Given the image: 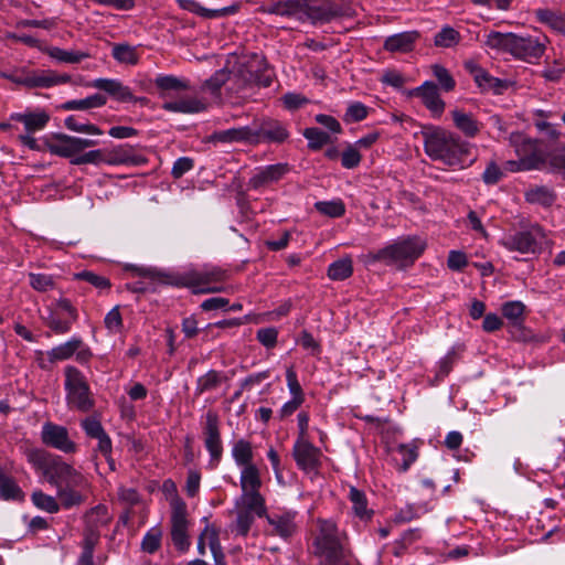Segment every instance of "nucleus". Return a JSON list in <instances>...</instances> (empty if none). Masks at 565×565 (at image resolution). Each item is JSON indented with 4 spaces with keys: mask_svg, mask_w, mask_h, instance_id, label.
<instances>
[{
    "mask_svg": "<svg viewBox=\"0 0 565 565\" xmlns=\"http://www.w3.org/2000/svg\"><path fill=\"white\" fill-rule=\"evenodd\" d=\"M232 457L238 467L254 465V451L252 444L245 439H238L232 447Z\"/></svg>",
    "mask_w": 565,
    "mask_h": 565,
    "instance_id": "39",
    "label": "nucleus"
},
{
    "mask_svg": "<svg viewBox=\"0 0 565 565\" xmlns=\"http://www.w3.org/2000/svg\"><path fill=\"white\" fill-rule=\"evenodd\" d=\"M510 141L515 148L518 161H509L511 171L548 170L565 177V148H557L544 154L536 142L522 134H512Z\"/></svg>",
    "mask_w": 565,
    "mask_h": 565,
    "instance_id": "3",
    "label": "nucleus"
},
{
    "mask_svg": "<svg viewBox=\"0 0 565 565\" xmlns=\"http://www.w3.org/2000/svg\"><path fill=\"white\" fill-rule=\"evenodd\" d=\"M82 347V340L72 338L71 340L53 348L47 352V358L51 362L64 361L70 359Z\"/></svg>",
    "mask_w": 565,
    "mask_h": 565,
    "instance_id": "40",
    "label": "nucleus"
},
{
    "mask_svg": "<svg viewBox=\"0 0 565 565\" xmlns=\"http://www.w3.org/2000/svg\"><path fill=\"white\" fill-rule=\"evenodd\" d=\"M114 58L124 64L135 65L138 63V54L134 46L128 44H117L113 47Z\"/></svg>",
    "mask_w": 565,
    "mask_h": 565,
    "instance_id": "47",
    "label": "nucleus"
},
{
    "mask_svg": "<svg viewBox=\"0 0 565 565\" xmlns=\"http://www.w3.org/2000/svg\"><path fill=\"white\" fill-rule=\"evenodd\" d=\"M425 153L448 167L462 166L470 156L471 145L456 134L437 126L422 129Z\"/></svg>",
    "mask_w": 565,
    "mask_h": 565,
    "instance_id": "2",
    "label": "nucleus"
},
{
    "mask_svg": "<svg viewBox=\"0 0 565 565\" xmlns=\"http://www.w3.org/2000/svg\"><path fill=\"white\" fill-rule=\"evenodd\" d=\"M31 499L36 508L47 513H56L60 510L61 502L58 501L57 497L54 498L41 490L34 491L31 495Z\"/></svg>",
    "mask_w": 565,
    "mask_h": 565,
    "instance_id": "45",
    "label": "nucleus"
},
{
    "mask_svg": "<svg viewBox=\"0 0 565 565\" xmlns=\"http://www.w3.org/2000/svg\"><path fill=\"white\" fill-rule=\"evenodd\" d=\"M30 285L42 292L54 288L53 278L44 274H30Z\"/></svg>",
    "mask_w": 565,
    "mask_h": 565,
    "instance_id": "61",
    "label": "nucleus"
},
{
    "mask_svg": "<svg viewBox=\"0 0 565 565\" xmlns=\"http://www.w3.org/2000/svg\"><path fill=\"white\" fill-rule=\"evenodd\" d=\"M204 444L210 452L211 462H213L214 466L217 465L223 454V446L218 429V416L212 411L207 412L205 415Z\"/></svg>",
    "mask_w": 565,
    "mask_h": 565,
    "instance_id": "17",
    "label": "nucleus"
},
{
    "mask_svg": "<svg viewBox=\"0 0 565 565\" xmlns=\"http://www.w3.org/2000/svg\"><path fill=\"white\" fill-rule=\"evenodd\" d=\"M315 547L320 565H351V555L340 542L337 525L332 521H319Z\"/></svg>",
    "mask_w": 565,
    "mask_h": 565,
    "instance_id": "6",
    "label": "nucleus"
},
{
    "mask_svg": "<svg viewBox=\"0 0 565 565\" xmlns=\"http://www.w3.org/2000/svg\"><path fill=\"white\" fill-rule=\"evenodd\" d=\"M288 171L289 168L286 163H276L258 168L249 179L248 185L253 189L268 186L278 182Z\"/></svg>",
    "mask_w": 565,
    "mask_h": 565,
    "instance_id": "20",
    "label": "nucleus"
},
{
    "mask_svg": "<svg viewBox=\"0 0 565 565\" xmlns=\"http://www.w3.org/2000/svg\"><path fill=\"white\" fill-rule=\"evenodd\" d=\"M535 17L541 23L546 24L552 30L565 34V15L561 12L550 9H537Z\"/></svg>",
    "mask_w": 565,
    "mask_h": 565,
    "instance_id": "37",
    "label": "nucleus"
},
{
    "mask_svg": "<svg viewBox=\"0 0 565 565\" xmlns=\"http://www.w3.org/2000/svg\"><path fill=\"white\" fill-rule=\"evenodd\" d=\"M547 242L544 230L539 226H531L527 231L515 233L503 241V245L510 250L522 254H535L541 250Z\"/></svg>",
    "mask_w": 565,
    "mask_h": 565,
    "instance_id": "13",
    "label": "nucleus"
},
{
    "mask_svg": "<svg viewBox=\"0 0 565 565\" xmlns=\"http://www.w3.org/2000/svg\"><path fill=\"white\" fill-rule=\"evenodd\" d=\"M1 77L26 88H50L71 81L67 74H57L51 70L30 71L20 68L12 73H1Z\"/></svg>",
    "mask_w": 565,
    "mask_h": 565,
    "instance_id": "9",
    "label": "nucleus"
},
{
    "mask_svg": "<svg viewBox=\"0 0 565 565\" xmlns=\"http://www.w3.org/2000/svg\"><path fill=\"white\" fill-rule=\"evenodd\" d=\"M45 53L62 63L75 64L89 56L88 53L75 50H63L57 46L47 47Z\"/></svg>",
    "mask_w": 565,
    "mask_h": 565,
    "instance_id": "41",
    "label": "nucleus"
},
{
    "mask_svg": "<svg viewBox=\"0 0 565 565\" xmlns=\"http://www.w3.org/2000/svg\"><path fill=\"white\" fill-rule=\"evenodd\" d=\"M252 127L254 132H256L254 143L260 141L282 142L288 137L286 128L276 120L267 119L260 122H254Z\"/></svg>",
    "mask_w": 565,
    "mask_h": 565,
    "instance_id": "22",
    "label": "nucleus"
},
{
    "mask_svg": "<svg viewBox=\"0 0 565 565\" xmlns=\"http://www.w3.org/2000/svg\"><path fill=\"white\" fill-rule=\"evenodd\" d=\"M524 198L527 203L550 207L557 199L556 192L546 185H533L525 190Z\"/></svg>",
    "mask_w": 565,
    "mask_h": 565,
    "instance_id": "35",
    "label": "nucleus"
},
{
    "mask_svg": "<svg viewBox=\"0 0 565 565\" xmlns=\"http://www.w3.org/2000/svg\"><path fill=\"white\" fill-rule=\"evenodd\" d=\"M237 85L230 86L232 93L242 92L247 85L256 83L264 86L270 85V75L267 74V64L262 55L253 54L239 60L235 73Z\"/></svg>",
    "mask_w": 565,
    "mask_h": 565,
    "instance_id": "8",
    "label": "nucleus"
},
{
    "mask_svg": "<svg viewBox=\"0 0 565 565\" xmlns=\"http://www.w3.org/2000/svg\"><path fill=\"white\" fill-rule=\"evenodd\" d=\"M75 278L85 280L99 290L108 289L110 287V281L106 277L99 276L93 271L85 270V271L75 274Z\"/></svg>",
    "mask_w": 565,
    "mask_h": 565,
    "instance_id": "57",
    "label": "nucleus"
},
{
    "mask_svg": "<svg viewBox=\"0 0 565 565\" xmlns=\"http://www.w3.org/2000/svg\"><path fill=\"white\" fill-rule=\"evenodd\" d=\"M433 74L437 78L440 87L445 92H450L455 88L456 82L450 75V73L441 65L435 64L431 66Z\"/></svg>",
    "mask_w": 565,
    "mask_h": 565,
    "instance_id": "55",
    "label": "nucleus"
},
{
    "mask_svg": "<svg viewBox=\"0 0 565 565\" xmlns=\"http://www.w3.org/2000/svg\"><path fill=\"white\" fill-rule=\"evenodd\" d=\"M89 86L104 90L109 94L113 98L121 103L132 102L135 99L130 88L124 85L118 79L113 78H97L94 79Z\"/></svg>",
    "mask_w": 565,
    "mask_h": 565,
    "instance_id": "26",
    "label": "nucleus"
},
{
    "mask_svg": "<svg viewBox=\"0 0 565 565\" xmlns=\"http://www.w3.org/2000/svg\"><path fill=\"white\" fill-rule=\"evenodd\" d=\"M305 0L273 1L262 8L263 12L303 21Z\"/></svg>",
    "mask_w": 565,
    "mask_h": 565,
    "instance_id": "24",
    "label": "nucleus"
},
{
    "mask_svg": "<svg viewBox=\"0 0 565 565\" xmlns=\"http://www.w3.org/2000/svg\"><path fill=\"white\" fill-rule=\"evenodd\" d=\"M106 164L118 166V164H131L140 166L145 163L146 158L137 153L134 147L129 145H120L111 149H105Z\"/></svg>",
    "mask_w": 565,
    "mask_h": 565,
    "instance_id": "23",
    "label": "nucleus"
},
{
    "mask_svg": "<svg viewBox=\"0 0 565 565\" xmlns=\"http://www.w3.org/2000/svg\"><path fill=\"white\" fill-rule=\"evenodd\" d=\"M353 273L352 259L344 257L332 263L328 268V277L331 280H344Z\"/></svg>",
    "mask_w": 565,
    "mask_h": 565,
    "instance_id": "43",
    "label": "nucleus"
},
{
    "mask_svg": "<svg viewBox=\"0 0 565 565\" xmlns=\"http://www.w3.org/2000/svg\"><path fill=\"white\" fill-rule=\"evenodd\" d=\"M29 461L40 470L44 479L56 488L61 505L70 509L83 504L90 492L88 479L60 457L33 449L28 452Z\"/></svg>",
    "mask_w": 565,
    "mask_h": 565,
    "instance_id": "1",
    "label": "nucleus"
},
{
    "mask_svg": "<svg viewBox=\"0 0 565 565\" xmlns=\"http://www.w3.org/2000/svg\"><path fill=\"white\" fill-rule=\"evenodd\" d=\"M76 319V309L70 300L61 298L47 307V316L44 317V322L53 332L64 334L70 331Z\"/></svg>",
    "mask_w": 565,
    "mask_h": 565,
    "instance_id": "12",
    "label": "nucleus"
},
{
    "mask_svg": "<svg viewBox=\"0 0 565 565\" xmlns=\"http://www.w3.org/2000/svg\"><path fill=\"white\" fill-rule=\"evenodd\" d=\"M171 536L173 544L180 551H186L190 546L188 537L186 505L184 501L174 502V510L171 512Z\"/></svg>",
    "mask_w": 565,
    "mask_h": 565,
    "instance_id": "16",
    "label": "nucleus"
},
{
    "mask_svg": "<svg viewBox=\"0 0 565 565\" xmlns=\"http://www.w3.org/2000/svg\"><path fill=\"white\" fill-rule=\"evenodd\" d=\"M353 12L347 4L334 3L330 0L309 2L305 0L303 21L312 24L328 23L335 18L350 17Z\"/></svg>",
    "mask_w": 565,
    "mask_h": 565,
    "instance_id": "10",
    "label": "nucleus"
},
{
    "mask_svg": "<svg viewBox=\"0 0 565 565\" xmlns=\"http://www.w3.org/2000/svg\"><path fill=\"white\" fill-rule=\"evenodd\" d=\"M425 248V241L419 237H408L377 250L372 258L402 268L413 264Z\"/></svg>",
    "mask_w": 565,
    "mask_h": 565,
    "instance_id": "7",
    "label": "nucleus"
},
{
    "mask_svg": "<svg viewBox=\"0 0 565 565\" xmlns=\"http://www.w3.org/2000/svg\"><path fill=\"white\" fill-rule=\"evenodd\" d=\"M82 427L86 435L90 438H99L103 437L105 434V429L103 428L99 420H97L95 417H87L82 420Z\"/></svg>",
    "mask_w": 565,
    "mask_h": 565,
    "instance_id": "59",
    "label": "nucleus"
},
{
    "mask_svg": "<svg viewBox=\"0 0 565 565\" xmlns=\"http://www.w3.org/2000/svg\"><path fill=\"white\" fill-rule=\"evenodd\" d=\"M10 118L22 122L29 134L42 130L50 120V116L45 110L15 113Z\"/></svg>",
    "mask_w": 565,
    "mask_h": 565,
    "instance_id": "30",
    "label": "nucleus"
},
{
    "mask_svg": "<svg viewBox=\"0 0 565 565\" xmlns=\"http://www.w3.org/2000/svg\"><path fill=\"white\" fill-rule=\"evenodd\" d=\"M292 456L297 466L306 472H315L321 463V451L308 439L297 438Z\"/></svg>",
    "mask_w": 565,
    "mask_h": 565,
    "instance_id": "15",
    "label": "nucleus"
},
{
    "mask_svg": "<svg viewBox=\"0 0 565 565\" xmlns=\"http://www.w3.org/2000/svg\"><path fill=\"white\" fill-rule=\"evenodd\" d=\"M106 102L103 95L94 94L83 99L68 100L62 105V108L65 110H87L103 107Z\"/></svg>",
    "mask_w": 565,
    "mask_h": 565,
    "instance_id": "42",
    "label": "nucleus"
},
{
    "mask_svg": "<svg viewBox=\"0 0 565 565\" xmlns=\"http://www.w3.org/2000/svg\"><path fill=\"white\" fill-rule=\"evenodd\" d=\"M256 132H254L252 125L245 127L231 128L226 130L216 131L213 134V140L220 142H248L254 143Z\"/></svg>",
    "mask_w": 565,
    "mask_h": 565,
    "instance_id": "32",
    "label": "nucleus"
},
{
    "mask_svg": "<svg viewBox=\"0 0 565 565\" xmlns=\"http://www.w3.org/2000/svg\"><path fill=\"white\" fill-rule=\"evenodd\" d=\"M459 40V33L449 26L444 28L435 36V44L441 47H450Z\"/></svg>",
    "mask_w": 565,
    "mask_h": 565,
    "instance_id": "56",
    "label": "nucleus"
},
{
    "mask_svg": "<svg viewBox=\"0 0 565 565\" xmlns=\"http://www.w3.org/2000/svg\"><path fill=\"white\" fill-rule=\"evenodd\" d=\"M64 126L72 131L87 134L92 136H102L103 130L90 122H79L74 116H68L64 120Z\"/></svg>",
    "mask_w": 565,
    "mask_h": 565,
    "instance_id": "46",
    "label": "nucleus"
},
{
    "mask_svg": "<svg viewBox=\"0 0 565 565\" xmlns=\"http://www.w3.org/2000/svg\"><path fill=\"white\" fill-rule=\"evenodd\" d=\"M220 385V374L216 371H209L206 374L199 377L196 382V394L212 391Z\"/></svg>",
    "mask_w": 565,
    "mask_h": 565,
    "instance_id": "53",
    "label": "nucleus"
},
{
    "mask_svg": "<svg viewBox=\"0 0 565 565\" xmlns=\"http://www.w3.org/2000/svg\"><path fill=\"white\" fill-rule=\"evenodd\" d=\"M0 497L6 500H23V492L12 478L4 477L0 480Z\"/></svg>",
    "mask_w": 565,
    "mask_h": 565,
    "instance_id": "48",
    "label": "nucleus"
},
{
    "mask_svg": "<svg viewBox=\"0 0 565 565\" xmlns=\"http://www.w3.org/2000/svg\"><path fill=\"white\" fill-rule=\"evenodd\" d=\"M316 209L330 217H340L345 212V206L341 200L321 201L315 204Z\"/></svg>",
    "mask_w": 565,
    "mask_h": 565,
    "instance_id": "50",
    "label": "nucleus"
},
{
    "mask_svg": "<svg viewBox=\"0 0 565 565\" xmlns=\"http://www.w3.org/2000/svg\"><path fill=\"white\" fill-rule=\"evenodd\" d=\"M201 539L205 541L207 546L210 547L212 554L216 556L220 550L218 534L217 531L212 526H205L203 532L201 533Z\"/></svg>",
    "mask_w": 565,
    "mask_h": 565,
    "instance_id": "63",
    "label": "nucleus"
},
{
    "mask_svg": "<svg viewBox=\"0 0 565 565\" xmlns=\"http://www.w3.org/2000/svg\"><path fill=\"white\" fill-rule=\"evenodd\" d=\"M239 484L242 491L260 490V471L255 463L242 467Z\"/></svg>",
    "mask_w": 565,
    "mask_h": 565,
    "instance_id": "38",
    "label": "nucleus"
},
{
    "mask_svg": "<svg viewBox=\"0 0 565 565\" xmlns=\"http://www.w3.org/2000/svg\"><path fill=\"white\" fill-rule=\"evenodd\" d=\"M545 49L546 39L541 41L536 38L514 34L511 55L519 60L533 63L543 56Z\"/></svg>",
    "mask_w": 565,
    "mask_h": 565,
    "instance_id": "14",
    "label": "nucleus"
},
{
    "mask_svg": "<svg viewBox=\"0 0 565 565\" xmlns=\"http://www.w3.org/2000/svg\"><path fill=\"white\" fill-rule=\"evenodd\" d=\"M454 126L461 131L466 137L473 138L480 131V122L471 113H467L460 108H455L450 111Z\"/></svg>",
    "mask_w": 565,
    "mask_h": 565,
    "instance_id": "29",
    "label": "nucleus"
},
{
    "mask_svg": "<svg viewBox=\"0 0 565 565\" xmlns=\"http://www.w3.org/2000/svg\"><path fill=\"white\" fill-rule=\"evenodd\" d=\"M86 522L88 526L97 529L99 525H105L109 522L110 516L105 505H97L90 509L86 515Z\"/></svg>",
    "mask_w": 565,
    "mask_h": 565,
    "instance_id": "49",
    "label": "nucleus"
},
{
    "mask_svg": "<svg viewBox=\"0 0 565 565\" xmlns=\"http://www.w3.org/2000/svg\"><path fill=\"white\" fill-rule=\"evenodd\" d=\"M514 33L490 31L484 35V44L491 50L511 54Z\"/></svg>",
    "mask_w": 565,
    "mask_h": 565,
    "instance_id": "36",
    "label": "nucleus"
},
{
    "mask_svg": "<svg viewBox=\"0 0 565 565\" xmlns=\"http://www.w3.org/2000/svg\"><path fill=\"white\" fill-rule=\"evenodd\" d=\"M408 96H417L434 116H440L445 109V103L440 98L438 87L435 83L427 81L422 86L408 92Z\"/></svg>",
    "mask_w": 565,
    "mask_h": 565,
    "instance_id": "19",
    "label": "nucleus"
},
{
    "mask_svg": "<svg viewBox=\"0 0 565 565\" xmlns=\"http://www.w3.org/2000/svg\"><path fill=\"white\" fill-rule=\"evenodd\" d=\"M525 306L521 301H509L502 306V315L512 323L518 324L524 313Z\"/></svg>",
    "mask_w": 565,
    "mask_h": 565,
    "instance_id": "52",
    "label": "nucleus"
},
{
    "mask_svg": "<svg viewBox=\"0 0 565 565\" xmlns=\"http://www.w3.org/2000/svg\"><path fill=\"white\" fill-rule=\"evenodd\" d=\"M154 85L162 98L169 97L172 93L188 90L190 88V82L188 79L174 75H158L154 79Z\"/></svg>",
    "mask_w": 565,
    "mask_h": 565,
    "instance_id": "33",
    "label": "nucleus"
},
{
    "mask_svg": "<svg viewBox=\"0 0 565 565\" xmlns=\"http://www.w3.org/2000/svg\"><path fill=\"white\" fill-rule=\"evenodd\" d=\"M397 452L402 457V470L406 471L417 458L416 448L408 445H399L397 447Z\"/></svg>",
    "mask_w": 565,
    "mask_h": 565,
    "instance_id": "64",
    "label": "nucleus"
},
{
    "mask_svg": "<svg viewBox=\"0 0 565 565\" xmlns=\"http://www.w3.org/2000/svg\"><path fill=\"white\" fill-rule=\"evenodd\" d=\"M349 498L352 502L353 511L360 519H370L372 511L367 509L365 494L354 487L350 488Z\"/></svg>",
    "mask_w": 565,
    "mask_h": 565,
    "instance_id": "44",
    "label": "nucleus"
},
{
    "mask_svg": "<svg viewBox=\"0 0 565 565\" xmlns=\"http://www.w3.org/2000/svg\"><path fill=\"white\" fill-rule=\"evenodd\" d=\"M466 68L473 76L476 84L483 90L501 92L504 84L501 79L491 76L486 70L472 61L466 63Z\"/></svg>",
    "mask_w": 565,
    "mask_h": 565,
    "instance_id": "28",
    "label": "nucleus"
},
{
    "mask_svg": "<svg viewBox=\"0 0 565 565\" xmlns=\"http://www.w3.org/2000/svg\"><path fill=\"white\" fill-rule=\"evenodd\" d=\"M65 376L68 404L82 412L89 411L93 407V401L89 396L88 385L82 373L74 366H67L65 369Z\"/></svg>",
    "mask_w": 565,
    "mask_h": 565,
    "instance_id": "11",
    "label": "nucleus"
},
{
    "mask_svg": "<svg viewBox=\"0 0 565 565\" xmlns=\"http://www.w3.org/2000/svg\"><path fill=\"white\" fill-rule=\"evenodd\" d=\"M419 36L417 31L396 33L386 38L383 47L391 53L406 54L414 50Z\"/></svg>",
    "mask_w": 565,
    "mask_h": 565,
    "instance_id": "25",
    "label": "nucleus"
},
{
    "mask_svg": "<svg viewBox=\"0 0 565 565\" xmlns=\"http://www.w3.org/2000/svg\"><path fill=\"white\" fill-rule=\"evenodd\" d=\"M303 136L308 140V146L311 149H320L330 141V136L318 128H307L303 131Z\"/></svg>",
    "mask_w": 565,
    "mask_h": 565,
    "instance_id": "51",
    "label": "nucleus"
},
{
    "mask_svg": "<svg viewBox=\"0 0 565 565\" xmlns=\"http://www.w3.org/2000/svg\"><path fill=\"white\" fill-rule=\"evenodd\" d=\"M97 140L70 136L57 132L51 134L44 139V148L52 154L68 158L71 163L81 164H100L106 163L105 149H95L82 153L85 149L97 146Z\"/></svg>",
    "mask_w": 565,
    "mask_h": 565,
    "instance_id": "4",
    "label": "nucleus"
},
{
    "mask_svg": "<svg viewBox=\"0 0 565 565\" xmlns=\"http://www.w3.org/2000/svg\"><path fill=\"white\" fill-rule=\"evenodd\" d=\"M138 275L162 281L164 284L195 288V292H218L220 287H201L225 279V271L218 267H205L203 269L189 270L181 276H172L154 268H138Z\"/></svg>",
    "mask_w": 565,
    "mask_h": 565,
    "instance_id": "5",
    "label": "nucleus"
},
{
    "mask_svg": "<svg viewBox=\"0 0 565 565\" xmlns=\"http://www.w3.org/2000/svg\"><path fill=\"white\" fill-rule=\"evenodd\" d=\"M234 85H237L235 74L231 75L226 70H220L202 84V90L209 92L213 97L218 98L223 86L226 87L228 93L233 94L228 87Z\"/></svg>",
    "mask_w": 565,
    "mask_h": 565,
    "instance_id": "31",
    "label": "nucleus"
},
{
    "mask_svg": "<svg viewBox=\"0 0 565 565\" xmlns=\"http://www.w3.org/2000/svg\"><path fill=\"white\" fill-rule=\"evenodd\" d=\"M503 175L502 169L494 161H491L487 164L482 173V181L488 185H492L498 183Z\"/></svg>",
    "mask_w": 565,
    "mask_h": 565,
    "instance_id": "60",
    "label": "nucleus"
},
{
    "mask_svg": "<svg viewBox=\"0 0 565 565\" xmlns=\"http://www.w3.org/2000/svg\"><path fill=\"white\" fill-rule=\"evenodd\" d=\"M42 440L45 445L56 448L63 452H74L75 444L70 439L65 427L46 423L42 429Z\"/></svg>",
    "mask_w": 565,
    "mask_h": 565,
    "instance_id": "18",
    "label": "nucleus"
},
{
    "mask_svg": "<svg viewBox=\"0 0 565 565\" xmlns=\"http://www.w3.org/2000/svg\"><path fill=\"white\" fill-rule=\"evenodd\" d=\"M296 515L297 513L291 511L266 515L267 522L270 525L269 533L282 539L292 536L297 531Z\"/></svg>",
    "mask_w": 565,
    "mask_h": 565,
    "instance_id": "21",
    "label": "nucleus"
},
{
    "mask_svg": "<svg viewBox=\"0 0 565 565\" xmlns=\"http://www.w3.org/2000/svg\"><path fill=\"white\" fill-rule=\"evenodd\" d=\"M361 154L355 146L348 147L341 154V163L347 169H353L359 166Z\"/></svg>",
    "mask_w": 565,
    "mask_h": 565,
    "instance_id": "62",
    "label": "nucleus"
},
{
    "mask_svg": "<svg viewBox=\"0 0 565 565\" xmlns=\"http://www.w3.org/2000/svg\"><path fill=\"white\" fill-rule=\"evenodd\" d=\"M235 509L252 511L262 518L266 512L265 499L259 490L242 491L241 497L236 500Z\"/></svg>",
    "mask_w": 565,
    "mask_h": 565,
    "instance_id": "34",
    "label": "nucleus"
},
{
    "mask_svg": "<svg viewBox=\"0 0 565 565\" xmlns=\"http://www.w3.org/2000/svg\"><path fill=\"white\" fill-rule=\"evenodd\" d=\"M236 523L235 530L241 535H246L254 522L255 513L244 509H236Z\"/></svg>",
    "mask_w": 565,
    "mask_h": 565,
    "instance_id": "54",
    "label": "nucleus"
},
{
    "mask_svg": "<svg viewBox=\"0 0 565 565\" xmlns=\"http://www.w3.org/2000/svg\"><path fill=\"white\" fill-rule=\"evenodd\" d=\"M367 116V107L362 103L355 102L348 106L344 115V120L348 122H355L363 120Z\"/></svg>",
    "mask_w": 565,
    "mask_h": 565,
    "instance_id": "58",
    "label": "nucleus"
},
{
    "mask_svg": "<svg viewBox=\"0 0 565 565\" xmlns=\"http://www.w3.org/2000/svg\"><path fill=\"white\" fill-rule=\"evenodd\" d=\"M162 108L170 113L196 114L204 111L207 108V104L202 98L186 96L177 100L166 102L163 103Z\"/></svg>",
    "mask_w": 565,
    "mask_h": 565,
    "instance_id": "27",
    "label": "nucleus"
}]
</instances>
